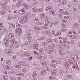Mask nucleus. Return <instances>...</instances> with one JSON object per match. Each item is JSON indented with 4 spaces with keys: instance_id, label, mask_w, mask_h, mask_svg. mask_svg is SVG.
I'll list each match as a JSON object with an SVG mask.
<instances>
[{
    "instance_id": "nucleus-31",
    "label": "nucleus",
    "mask_w": 80,
    "mask_h": 80,
    "mask_svg": "<svg viewBox=\"0 0 80 80\" xmlns=\"http://www.w3.org/2000/svg\"><path fill=\"white\" fill-rule=\"evenodd\" d=\"M12 18V17H11V16H9L8 17V20H11Z\"/></svg>"
},
{
    "instance_id": "nucleus-46",
    "label": "nucleus",
    "mask_w": 80,
    "mask_h": 80,
    "mask_svg": "<svg viewBox=\"0 0 80 80\" xmlns=\"http://www.w3.org/2000/svg\"><path fill=\"white\" fill-rule=\"evenodd\" d=\"M68 14V12H67V11H65L64 13H63V15H67Z\"/></svg>"
},
{
    "instance_id": "nucleus-9",
    "label": "nucleus",
    "mask_w": 80,
    "mask_h": 80,
    "mask_svg": "<svg viewBox=\"0 0 80 80\" xmlns=\"http://www.w3.org/2000/svg\"><path fill=\"white\" fill-rule=\"evenodd\" d=\"M31 42V40H30V39H28L27 40V42H25L24 45H29V44Z\"/></svg>"
},
{
    "instance_id": "nucleus-23",
    "label": "nucleus",
    "mask_w": 80,
    "mask_h": 80,
    "mask_svg": "<svg viewBox=\"0 0 80 80\" xmlns=\"http://www.w3.org/2000/svg\"><path fill=\"white\" fill-rule=\"evenodd\" d=\"M50 13H52V15H55V13L54 12V10H51V11H50Z\"/></svg>"
},
{
    "instance_id": "nucleus-17",
    "label": "nucleus",
    "mask_w": 80,
    "mask_h": 80,
    "mask_svg": "<svg viewBox=\"0 0 80 80\" xmlns=\"http://www.w3.org/2000/svg\"><path fill=\"white\" fill-rule=\"evenodd\" d=\"M60 35H61V32L59 31H58L57 32L56 34H55V36L57 37V36H60Z\"/></svg>"
},
{
    "instance_id": "nucleus-52",
    "label": "nucleus",
    "mask_w": 80,
    "mask_h": 80,
    "mask_svg": "<svg viewBox=\"0 0 80 80\" xmlns=\"http://www.w3.org/2000/svg\"><path fill=\"white\" fill-rule=\"evenodd\" d=\"M11 80H16V79L15 78L11 77Z\"/></svg>"
},
{
    "instance_id": "nucleus-51",
    "label": "nucleus",
    "mask_w": 80,
    "mask_h": 80,
    "mask_svg": "<svg viewBox=\"0 0 80 80\" xmlns=\"http://www.w3.org/2000/svg\"><path fill=\"white\" fill-rule=\"evenodd\" d=\"M39 28V27H35L34 28V29H35V30H38V29Z\"/></svg>"
},
{
    "instance_id": "nucleus-41",
    "label": "nucleus",
    "mask_w": 80,
    "mask_h": 80,
    "mask_svg": "<svg viewBox=\"0 0 80 80\" xmlns=\"http://www.w3.org/2000/svg\"><path fill=\"white\" fill-rule=\"evenodd\" d=\"M39 51H40V52H41V53H42L43 52V49L42 48H41L39 49Z\"/></svg>"
},
{
    "instance_id": "nucleus-13",
    "label": "nucleus",
    "mask_w": 80,
    "mask_h": 80,
    "mask_svg": "<svg viewBox=\"0 0 80 80\" xmlns=\"http://www.w3.org/2000/svg\"><path fill=\"white\" fill-rule=\"evenodd\" d=\"M17 76H18L19 77H21V76L23 77V76L24 75V74H23L20 72H18L17 73Z\"/></svg>"
},
{
    "instance_id": "nucleus-2",
    "label": "nucleus",
    "mask_w": 80,
    "mask_h": 80,
    "mask_svg": "<svg viewBox=\"0 0 80 80\" xmlns=\"http://www.w3.org/2000/svg\"><path fill=\"white\" fill-rule=\"evenodd\" d=\"M9 42H10V39L7 38H6L4 41V44L6 45V46H8Z\"/></svg>"
},
{
    "instance_id": "nucleus-36",
    "label": "nucleus",
    "mask_w": 80,
    "mask_h": 80,
    "mask_svg": "<svg viewBox=\"0 0 80 80\" xmlns=\"http://www.w3.org/2000/svg\"><path fill=\"white\" fill-rule=\"evenodd\" d=\"M31 35V34L30 32H27L26 34V35H27V36H28V37H29Z\"/></svg>"
},
{
    "instance_id": "nucleus-15",
    "label": "nucleus",
    "mask_w": 80,
    "mask_h": 80,
    "mask_svg": "<svg viewBox=\"0 0 80 80\" xmlns=\"http://www.w3.org/2000/svg\"><path fill=\"white\" fill-rule=\"evenodd\" d=\"M63 72L62 70H60L59 71V74L60 75V77L63 76Z\"/></svg>"
},
{
    "instance_id": "nucleus-42",
    "label": "nucleus",
    "mask_w": 80,
    "mask_h": 80,
    "mask_svg": "<svg viewBox=\"0 0 80 80\" xmlns=\"http://www.w3.org/2000/svg\"><path fill=\"white\" fill-rule=\"evenodd\" d=\"M16 68H21V66L20 65H17L16 66Z\"/></svg>"
},
{
    "instance_id": "nucleus-10",
    "label": "nucleus",
    "mask_w": 80,
    "mask_h": 80,
    "mask_svg": "<svg viewBox=\"0 0 80 80\" xmlns=\"http://www.w3.org/2000/svg\"><path fill=\"white\" fill-rule=\"evenodd\" d=\"M6 54L9 56H12L13 54V52L11 51H8L6 52Z\"/></svg>"
},
{
    "instance_id": "nucleus-35",
    "label": "nucleus",
    "mask_w": 80,
    "mask_h": 80,
    "mask_svg": "<svg viewBox=\"0 0 80 80\" xmlns=\"http://www.w3.org/2000/svg\"><path fill=\"white\" fill-rule=\"evenodd\" d=\"M76 58H77V59H78V58H80V56H79V55L78 54L76 55Z\"/></svg>"
},
{
    "instance_id": "nucleus-57",
    "label": "nucleus",
    "mask_w": 80,
    "mask_h": 80,
    "mask_svg": "<svg viewBox=\"0 0 80 80\" xmlns=\"http://www.w3.org/2000/svg\"><path fill=\"white\" fill-rule=\"evenodd\" d=\"M60 11L61 13H63V12H64V10L61 9H60Z\"/></svg>"
},
{
    "instance_id": "nucleus-5",
    "label": "nucleus",
    "mask_w": 80,
    "mask_h": 80,
    "mask_svg": "<svg viewBox=\"0 0 80 80\" xmlns=\"http://www.w3.org/2000/svg\"><path fill=\"white\" fill-rule=\"evenodd\" d=\"M47 42V43H49V45H52L53 44V39H48Z\"/></svg>"
},
{
    "instance_id": "nucleus-8",
    "label": "nucleus",
    "mask_w": 80,
    "mask_h": 80,
    "mask_svg": "<svg viewBox=\"0 0 80 80\" xmlns=\"http://www.w3.org/2000/svg\"><path fill=\"white\" fill-rule=\"evenodd\" d=\"M48 53H49V54H52V53H55L54 52V50L53 49H52V50H50V49H48Z\"/></svg>"
},
{
    "instance_id": "nucleus-19",
    "label": "nucleus",
    "mask_w": 80,
    "mask_h": 80,
    "mask_svg": "<svg viewBox=\"0 0 80 80\" xmlns=\"http://www.w3.org/2000/svg\"><path fill=\"white\" fill-rule=\"evenodd\" d=\"M57 73V71L56 70H53L51 72V73L52 75H55Z\"/></svg>"
},
{
    "instance_id": "nucleus-11",
    "label": "nucleus",
    "mask_w": 80,
    "mask_h": 80,
    "mask_svg": "<svg viewBox=\"0 0 80 80\" xmlns=\"http://www.w3.org/2000/svg\"><path fill=\"white\" fill-rule=\"evenodd\" d=\"M60 55H61L62 57H65L66 56V53L64 52H62L60 53Z\"/></svg>"
},
{
    "instance_id": "nucleus-32",
    "label": "nucleus",
    "mask_w": 80,
    "mask_h": 80,
    "mask_svg": "<svg viewBox=\"0 0 80 80\" xmlns=\"http://www.w3.org/2000/svg\"><path fill=\"white\" fill-rule=\"evenodd\" d=\"M74 67V68H78V65L77 63H75Z\"/></svg>"
},
{
    "instance_id": "nucleus-25",
    "label": "nucleus",
    "mask_w": 80,
    "mask_h": 80,
    "mask_svg": "<svg viewBox=\"0 0 80 80\" xmlns=\"http://www.w3.org/2000/svg\"><path fill=\"white\" fill-rule=\"evenodd\" d=\"M3 79H4L5 80H7L8 79V77L7 76H4L3 77Z\"/></svg>"
},
{
    "instance_id": "nucleus-53",
    "label": "nucleus",
    "mask_w": 80,
    "mask_h": 80,
    "mask_svg": "<svg viewBox=\"0 0 80 80\" xmlns=\"http://www.w3.org/2000/svg\"><path fill=\"white\" fill-rule=\"evenodd\" d=\"M73 12H76L77 11V8H74L73 9Z\"/></svg>"
},
{
    "instance_id": "nucleus-37",
    "label": "nucleus",
    "mask_w": 80,
    "mask_h": 80,
    "mask_svg": "<svg viewBox=\"0 0 80 80\" xmlns=\"http://www.w3.org/2000/svg\"><path fill=\"white\" fill-rule=\"evenodd\" d=\"M42 66H43V67H46V66H47V64H46V63L45 62H42Z\"/></svg>"
},
{
    "instance_id": "nucleus-4",
    "label": "nucleus",
    "mask_w": 80,
    "mask_h": 80,
    "mask_svg": "<svg viewBox=\"0 0 80 80\" xmlns=\"http://www.w3.org/2000/svg\"><path fill=\"white\" fill-rule=\"evenodd\" d=\"M19 13L21 15H23L25 13V9L23 8V9H21L19 11Z\"/></svg>"
},
{
    "instance_id": "nucleus-43",
    "label": "nucleus",
    "mask_w": 80,
    "mask_h": 80,
    "mask_svg": "<svg viewBox=\"0 0 80 80\" xmlns=\"http://www.w3.org/2000/svg\"><path fill=\"white\" fill-rule=\"evenodd\" d=\"M50 65L51 67H55V64L53 63L51 64Z\"/></svg>"
},
{
    "instance_id": "nucleus-22",
    "label": "nucleus",
    "mask_w": 80,
    "mask_h": 80,
    "mask_svg": "<svg viewBox=\"0 0 80 80\" xmlns=\"http://www.w3.org/2000/svg\"><path fill=\"white\" fill-rule=\"evenodd\" d=\"M72 1L74 4H75V5L77 4V3H78V0H72Z\"/></svg>"
},
{
    "instance_id": "nucleus-47",
    "label": "nucleus",
    "mask_w": 80,
    "mask_h": 80,
    "mask_svg": "<svg viewBox=\"0 0 80 80\" xmlns=\"http://www.w3.org/2000/svg\"><path fill=\"white\" fill-rule=\"evenodd\" d=\"M10 67L7 66V67H6V70H9V69H10Z\"/></svg>"
},
{
    "instance_id": "nucleus-62",
    "label": "nucleus",
    "mask_w": 80,
    "mask_h": 80,
    "mask_svg": "<svg viewBox=\"0 0 80 80\" xmlns=\"http://www.w3.org/2000/svg\"><path fill=\"white\" fill-rule=\"evenodd\" d=\"M22 71L23 72H26V69H22Z\"/></svg>"
},
{
    "instance_id": "nucleus-48",
    "label": "nucleus",
    "mask_w": 80,
    "mask_h": 80,
    "mask_svg": "<svg viewBox=\"0 0 80 80\" xmlns=\"http://www.w3.org/2000/svg\"><path fill=\"white\" fill-rule=\"evenodd\" d=\"M4 9H6V10H8V9H9V8L7 6H5L4 7Z\"/></svg>"
},
{
    "instance_id": "nucleus-20",
    "label": "nucleus",
    "mask_w": 80,
    "mask_h": 80,
    "mask_svg": "<svg viewBox=\"0 0 80 80\" xmlns=\"http://www.w3.org/2000/svg\"><path fill=\"white\" fill-rule=\"evenodd\" d=\"M67 2V1L65 0H63L62 1V5H65V4H66V3Z\"/></svg>"
},
{
    "instance_id": "nucleus-33",
    "label": "nucleus",
    "mask_w": 80,
    "mask_h": 80,
    "mask_svg": "<svg viewBox=\"0 0 80 80\" xmlns=\"http://www.w3.org/2000/svg\"><path fill=\"white\" fill-rule=\"evenodd\" d=\"M6 63L8 65H10L11 64V62H10V61H9V62H8V61H6Z\"/></svg>"
},
{
    "instance_id": "nucleus-40",
    "label": "nucleus",
    "mask_w": 80,
    "mask_h": 80,
    "mask_svg": "<svg viewBox=\"0 0 80 80\" xmlns=\"http://www.w3.org/2000/svg\"><path fill=\"white\" fill-rule=\"evenodd\" d=\"M64 18L65 19H69V17L68 16H66L64 17Z\"/></svg>"
},
{
    "instance_id": "nucleus-7",
    "label": "nucleus",
    "mask_w": 80,
    "mask_h": 80,
    "mask_svg": "<svg viewBox=\"0 0 80 80\" xmlns=\"http://www.w3.org/2000/svg\"><path fill=\"white\" fill-rule=\"evenodd\" d=\"M68 62L71 65H73L74 64V62L70 59L68 60Z\"/></svg>"
},
{
    "instance_id": "nucleus-45",
    "label": "nucleus",
    "mask_w": 80,
    "mask_h": 80,
    "mask_svg": "<svg viewBox=\"0 0 80 80\" xmlns=\"http://www.w3.org/2000/svg\"><path fill=\"white\" fill-rule=\"evenodd\" d=\"M40 60H43V57L42 56H40V58H39Z\"/></svg>"
},
{
    "instance_id": "nucleus-1",
    "label": "nucleus",
    "mask_w": 80,
    "mask_h": 80,
    "mask_svg": "<svg viewBox=\"0 0 80 80\" xmlns=\"http://www.w3.org/2000/svg\"><path fill=\"white\" fill-rule=\"evenodd\" d=\"M16 32L18 35H20L22 33V29L21 28H19L16 29Z\"/></svg>"
},
{
    "instance_id": "nucleus-3",
    "label": "nucleus",
    "mask_w": 80,
    "mask_h": 80,
    "mask_svg": "<svg viewBox=\"0 0 80 80\" xmlns=\"http://www.w3.org/2000/svg\"><path fill=\"white\" fill-rule=\"evenodd\" d=\"M70 42H69L68 41L64 40L63 41V46L64 47H66L67 46V45L70 44Z\"/></svg>"
},
{
    "instance_id": "nucleus-44",
    "label": "nucleus",
    "mask_w": 80,
    "mask_h": 80,
    "mask_svg": "<svg viewBox=\"0 0 80 80\" xmlns=\"http://www.w3.org/2000/svg\"><path fill=\"white\" fill-rule=\"evenodd\" d=\"M73 77V76L72 75H69L68 76V78H72Z\"/></svg>"
},
{
    "instance_id": "nucleus-38",
    "label": "nucleus",
    "mask_w": 80,
    "mask_h": 80,
    "mask_svg": "<svg viewBox=\"0 0 80 80\" xmlns=\"http://www.w3.org/2000/svg\"><path fill=\"white\" fill-rule=\"evenodd\" d=\"M52 62L53 63H56L57 64H58V61H53V62Z\"/></svg>"
},
{
    "instance_id": "nucleus-59",
    "label": "nucleus",
    "mask_w": 80,
    "mask_h": 80,
    "mask_svg": "<svg viewBox=\"0 0 80 80\" xmlns=\"http://www.w3.org/2000/svg\"><path fill=\"white\" fill-rule=\"evenodd\" d=\"M25 22V21H24V20H20L19 21L20 23H22V22Z\"/></svg>"
},
{
    "instance_id": "nucleus-34",
    "label": "nucleus",
    "mask_w": 80,
    "mask_h": 80,
    "mask_svg": "<svg viewBox=\"0 0 80 80\" xmlns=\"http://www.w3.org/2000/svg\"><path fill=\"white\" fill-rule=\"evenodd\" d=\"M33 47L34 50H37L38 49V47H36V46H33Z\"/></svg>"
},
{
    "instance_id": "nucleus-12",
    "label": "nucleus",
    "mask_w": 80,
    "mask_h": 80,
    "mask_svg": "<svg viewBox=\"0 0 80 80\" xmlns=\"http://www.w3.org/2000/svg\"><path fill=\"white\" fill-rule=\"evenodd\" d=\"M11 42L12 44H14V45L16 44L17 43L16 41L15 40V39H12L11 40Z\"/></svg>"
},
{
    "instance_id": "nucleus-6",
    "label": "nucleus",
    "mask_w": 80,
    "mask_h": 80,
    "mask_svg": "<svg viewBox=\"0 0 80 80\" xmlns=\"http://www.w3.org/2000/svg\"><path fill=\"white\" fill-rule=\"evenodd\" d=\"M47 74V71L46 70L43 69L41 71V75L42 76H44Z\"/></svg>"
},
{
    "instance_id": "nucleus-61",
    "label": "nucleus",
    "mask_w": 80,
    "mask_h": 80,
    "mask_svg": "<svg viewBox=\"0 0 80 80\" xmlns=\"http://www.w3.org/2000/svg\"><path fill=\"white\" fill-rule=\"evenodd\" d=\"M0 27H3V24L2 23H0Z\"/></svg>"
},
{
    "instance_id": "nucleus-24",
    "label": "nucleus",
    "mask_w": 80,
    "mask_h": 80,
    "mask_svg": "<svg viewBox=\"0 0 80 80\" xmlns=\"http://www.w3.org/2000/svg\"><path fill=\"white\" fill-rule=\"evenodd\" d=\"M37 75V73H36V72H34L32 74V76L33 77H36Z\"/></svg>"
},
{
    "instance_id": "nucleus-56",
    "label": "nucleus",
    "mask_w": 80,
    "mask_h": 80,
    "mask_svg": "<svg viewBox=\"0 0 80 80\" xmlns=\"http://www.w3.org/2000/svg\"><path fill=\"white\" fill-rule=\"evenodd\" d=\"M3 68H4V69H6L7 67V66L5 65H4L3 66Z\"/></svg>"
},
{
    "instance_id": "nucleus-29",
    "label": "nucleus",
    "mask_w": 80,
    "mask_h": 80,
    "mask_svg": "<svg viewBox=\"0 0 80 80\" xmlns=\"http://www.w3.org/2000/svg\"><path fill=\"white\" fill-rule=\"evenodd\" d=\"M47 33H48V34H48V36H51V35H52V34H51V32H50V31H48Z\"/></svg>"
},
{
    "instance_id": "nucleus-58",
    "label": "nucleus",
    "mask_w": 80,
    "mask_h": 80,
    "mask_svg": "<svg viewBox=\"0 0 80 80\" xmlns=\"http://www.w3.org/2000/svg\"><path fill=\"white\" fill-rule=\"evenodd\" d=\"M48 48H49V49H52V46L51 45H49L48 47Z\"/></svg>"
},
{
    "instance_id": "nucleus-14",
    "label": "nucleus",
    "mask_w": 80,
    "mask_h": 80,
    "mask_svg": "<svg viewBox=\"0 0 80 80\" xmlns=\"http://www.w3.org/2000/svg\"><path fill=\"white\" fill-rule=\"evenodd\" d=\"M0 13L1 15H4L5 14L6 12L5 11L3 10H1L0 11Z\"/></svg>"
},
{
    "instance_id": "nucleus-64",
    "label": "nucleus",
    "mask_w": 80,
    "mask_h": 80,
    "mask_svg": "<svg viewBox=\"0 0 80 80\" xmlns=\"http://www.w3.org/2000/svg\"><path fill=\"white\" fill-rule=\"evenodd\" d=\"M58 17H59V18L62 17V16L61 14H59L58 15Z\"/></svg>"
},
{
    "instance_id": "nucleus-49",
    "label": "nucleus",
    "mask_w": 80,
    "mask_h": 80,
    "mask_svg": "<svg viewBox=\"0 0 80 80\" xmlns=\"http://www.w3.org/2000/svg\"><path fill=\"white\" fill-rule=\"evenodd\" d=\"M34 54L36 55H38V53L37 52H36V51H34Z\"/></svg>"
},
{
    "instance_id": "nucleus-27",
    "label": "nucleus",
    "mask_w": 80,
    "mask_h": 80,
    "mask_svg": "<svg viewBox=\"0 0 80 80\" xmlns=\"http://www.w3.org/2000/svg\"><path fill=\"white\" fill-rule=\"evenodd\" d=\"M54 42L56 45H58V40L57 39H55L54 40Z\"/></svg>"
},
{
    "instance_id": "nucleus-50",
    "label": "nucleus",
    "mask_w": 80,
    "mask_h": 80,
    "mask_svg": "<svg viewBox=\"0 0 80 80\" xmlns=\"http://www.w3.org/2000/svg\"><path fill=\"white\" fill-rule=\"evenodd\" d=\"M38 23L39 24H38V25H42L43 24V23H42V22H37V24Z\"/></svg>"
},
{
    "instance_id": "nucleus-26",
    "label": "nucleus",
    "mask_w": 80,
    "mask_h": 80,
    "mask_svg": "<svg viewBox=\"0 0 80 80\" xmlns=\"http://www.w3.org/2000/svg\"><path fill=\"white\" fill-rule=\"evenodd\" d=\"M59 43L60 45H63V41L62 40L59 41Z\"/></svg>"
},
{
    "instance_id": "nucleus-60",
    "label": "nucleus",
    "mask_w": 80,
    "mask_h": 80,
    "mask_svg": "<svg viewBox=\"0 0 80 80\" xmlns=\"http://www.w3.org/2000/svg\"><path fill=\"white\" fill-rule=\"evenodd\" d=\"M12 18H13V20H15L17 18H16V17H15V16H14L12 17Z\"/></svg>"
},
{
    "instance_id": "nucleus-28",
    "label": "nucleus",
    "mask_w": 80,
    "mask_h": 80,
    "mask_svg": "<svg viewBox=\"0 0 80 80\" xmlns=\"http://www.w3.org/2000/svg\"><path fill=\"white\" fill-rule=\"evenodd\" d=\"M51 10V8H50V7H48L46 8V10L48 12H49V11H50V10Z\"/></svg>"
},
{
    "instance_id": "nucleus-18",
    "label": "nucleus",
    "mask_w": 80,
    "mask_h": 80,
    "mask_svg": "<svg viewBox=\"0 0 80 80\" xmlns=\"http://www.w3.org/2000/svg\"><path fill=\"white\" fill-rule=\"evenodd\" d=\"M32 10L33 12L35 13H37V8L35 7H34L32 8Z\"/></svg>"
},
{
    "instance_id": "nucleus-21",
    "label": "nucleus",
    "mask_w": 80,
    "mask_h": 80,
    "mask_svg": "<svg viewBox=\"0 0 80 80\" xmlns=\"http://www.w3.org/2000/svg\"><path fill=\"white\" fill-rule=\"evenodd\" d=\"M45 15L44 14H41L40 16V17L41 18H45Z\"/></svg>"
},
{
    "instance_id": "nucleus-16",
    "label": "nucleus",
    "mask_w": 80,
    "mask_h": 80,
    "mask_svg": "<svg viewBox=\"0 0 80 80\" xmlns=\"http://www.w3.org/2000/svg\"><path fill=\"white\" fill-rule=\"evenodd\" d=\"M24 56L28 57L29 56H30V54L28 52H25L24 53Z\"/></svg>"
},
{
    "instance_id": "nucleus-55",
    "label": "nucleus",
    "mask_w": 80,
    "mask_h": 80,
    "mask_svg": "<svg viewBox=\"0 0 80 80\" xmlns=\"http://www.w3.org/2000/svg\"><path fill=\"white\" fill-rule=\"evenodd\" d=\"M42 44L44 46H46V45H47V43L45 42H42Z\"/></svg>"
},
{
    "instance_id": "nucleus-30",
    "label": "nucleus",
    "mask_w": 80,
    "mask_h": 80,
    "mask_svg": "<svg viewBox=\"0 0 80 80\" xmlns=\"http://www.w3.org/2000/svg\"><path fill=\"white\" fill-rule=\"evenodd\" d=\"M43 8H42L41 9H38V11L40 12H43Z\"/></svg>"
},
{
    "instance_id": "nucleus-39",
    "label": "nucleus",
    "mask_w": 80,
    "mask_h": 80,
    "mask_svg": "<svg viewBox=\"0 0 80 80\" xmlns=\"http://www.w3.org/2000/svg\"><path fill=\"white\" fill-rule=\"evenodd\" d=\"M21 25H20L18 22L16 24V27H19Z\"/></svg>"
},
{
    "instance_id": "nucleus-63",
    "label": "nucleus",
    "mask_w": 80,
    "mask_h": 80,
    "mask_svg": "<svg viewBox=\"0 0 80 80\" xmlns=\"http://www.w3.org/2000/svg\"><path fill=\"white\" fill-rule=\"evenodd\" d=\"M74 57H75V55L74 54H72L71 56V58L72 59Z\"/></svg>"
},
{
    "instance_id": "nucleus-54",
    "label": "nucleus",
    "mask_w": 80,
    "mask_h": 80,
    "mask_svg": "<svg viewBox=\"0 0 80 80\" xmlns=\"http://www.w3.org/2000/svg\"><path fill=\"white\" fill-rule=\"evenodd\" d=\"M74 27H77V23H74Z\"/></svg>"
}]
</instances>
